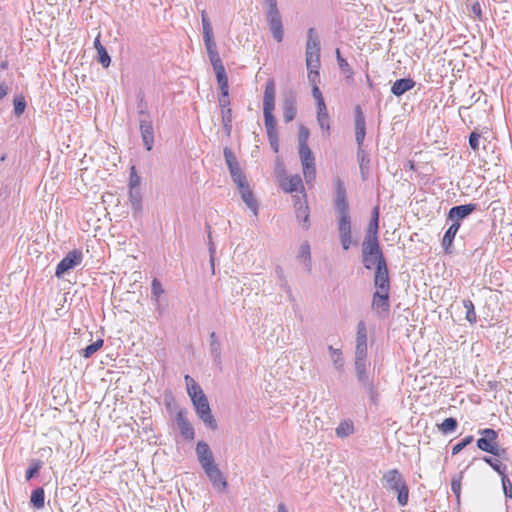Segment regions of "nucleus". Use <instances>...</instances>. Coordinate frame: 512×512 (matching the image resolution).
<instances>
[{
	"label": "nucleus",
	"mask_w": 512,
	"mask_h": 512,
	"mask_svg": "<svg viewBox=\"0 0 512 512\" xmlns=\"http://www.w3.org/2000/svg\"><path fill=\"white\" fill-rule=\"evenodd\" d=\"M334 185V208L337 214V229L339 233L341 246L343 250L347 251L350 249L353 241L350 208L347 201L346 187L344 185V182L340 178H337L334 181Z\"/></svg>",
	"instance_id": "obj_1"
},
{
	"label": "nucleus",
	"mask_w": 512,
	"mask_h": 512,
	"mask_svg": "<svg viewBox=\"0 0 512 512\" xmlns=\"http://www.w3.org/2000/svg\"><path fill=\"white\" fill-rule=\"evenodd\" d=\"M276 87L273 79H268L265 84L263 96V115L267 137L272 150L279 152V136L277 123L273 111L275 109Z\"/></svg>",
	"instance_id": "obj_2"
},
{
	"label": "nucleus",
	"mask_w": 512,
	"mask_h": 512,
	"mask_svg": "<svg viewBox=\"0 0 512 512\" xmlns=\"http://www.w3.org/2000/svg\"><path fill=\"white\" fill-rule=\"evenodd\" d=\"M361 262L366 270H375L388 264L379 241H362Z\"/></svg>",
	"instance_id": "obj_3"
},
{
	"label": "nucleus",
	"mask_w": 512,
	"mask_h": 512,
	"mask_svg": "<svg viewBox=\"0 0 512 512\" xmlns=\"http://www.w3.org/2000/svg\"><path fill=\"white\" fill-rule=\"evenodd\" d=\"M266 11V20L269 25V29L272 33L273 39L280 43L284 38V28L282 22V16L278 9L277 0H263Z\"/></svg>",
	"instance_id": "obj_4"
},
{
	"label": "nucleus",
	"mask_w": 512,
	"mask_h": 512,
	"mask_svg": "<svg viewBox=\"0 0 512 512\" xmlns=\"http://www.w3.org/2000/svg\"><path fill=\"white\" fill-rule=\"evenodd\" d=\"M320 39L315 30L311 27L307 30V41L305 47V60L307 68H320Z\"/></svg>",
	"instance_id": "obj_5"
},
{
	"label": "nucleus",
	"mask_w": 512,
	"mask_h": 512,
	"mask_svg": "<svg viewBox=\"0 0 512 512\" xmlns=\"http://www.w3.org/2000/svg\"><path fill=\"white\" fill-rule=\"evenodd\" d=\"M195 412L203 424L210 430H216L218 428L217 421L212 414L208 398L205 393H201L196 399L191 401Z\"/></svg>",
	"instance_id": "obj_6"
},
{
	"label": "nucleus",
	"mask_w": 512,
	"mask_h": 512,
	"mask_svg": "<svg viewBox=\"0 0 512 512\" xmlns=\"http://www.w3.org/2000/svg\"><path fill=\"white\" fill-rule=\"evenodd\" d=\"M83 260V253L79 249H74L69 251L64 258L57 264L55 270V276L60 279L69 272L74 269L76 266L80 265Z\"/></svg>",
	"instance_id": "obj_7"
},
{
	"label": "nucleus",
	"mask_w": 512,
	"mask_h": 512,
	"mask_svg": "<svg viewBox=\"0 0 512 512\" xmlns=\"http://www.w3.org/2000/svg\"><path fill=\"white\" fill-rule=\"evenodd\" d=\"M478 434L481 436L476 440V446L486 453H497L498 432L492 428L479 429Z\"/></svg>",
	"instance_id": "obj_8"
},
{
	"label": "nucleus",
	"mask_w": 512,
	"mask_h": 512,
	"mask_svg": "<svg viewBox=\"0 0 512 512\" xmlns=\"http://www.w3.org/2000/svg\"><path fill=\"white\" fill-rule=\"evenodd\" d=\"M299 157L301 160L303 175L307 183L315 179L316 167L315 157L309 146L299 147Z\"/></svg>",
	"instance_id": "obj_9"
},
{
	"label": "nucleus",
	"mask_w": 512,
	"mask_h": 512,
	"mask_svg": "<svg viewBox=\"0 0 512 512\" xmlns=\"http://www.w3.org/2000/svg\"><path fill=\"white\" fill-rule=\"evenodd\" d=\"M479 204L468 203L463 205H456L449 209L447 213V222L457 223L461 225V222L471 215L474 211L479 210Z\"/></svg>",
	"instance_id": "obj_10"
},
{
	"label": "nucleus",
	"mask_w": 512,
	"mask_h": 512,
	"mask_svg": "<svg viewBox=\"0 0 512 512\" xmlns=\"http://www.w3.org/2000/svg\"><path fill=\"white\" fill-rule=\"evenodd\" d=\"M371 308L378 318H386L390 312V292L375 291L372 295Z\"/></svg>",
	"instance_id": "obj_11"
},
{
	"label": "nucleus",
	"mask_w": 512,
	"mask_h": 512,
	"mask_svg": "<svg viewBox=\"0 0 512 512\" xmlns=\"http://www.w3.org/2000/svg\"><path fill=\"white\" fill-rule=\"evenodd\" d=\"M282 111L285 123L292 122L296 118L297 96L292 89L285 91L283 94Z\"/></svg>",
	"instance_id": "obj_12"
},
{
	"label": "nucleus",
	"mask_w": 512,
	"mask_h": 512,
	"mask_svg": "<svg viewBox=\"0 0 512 512\" xmlns=\"http://www.w3.org/2000/svg\"><path fill=\"white\" fill-rule=\"evenodd\" d=\"M187 411L185 409H179L175 414V422L180 431V435L186 441H193L195 438V430L186 417Z\"/></svg>",
	"instance_id": "obj_13"
},
{
	"label": "nucleus",
	"mask_w": 512,
	"mask_h": 512,
	"mask_svg": "<svg viewBox=\"0 0 512 512\" xmlns=\"http://www.w3.org/2000/svg\"><path fill=\"white\" fill-rule=\"evenodd\" d=\"M203 470L215 489L220 492H224L227 489L228 483L222 471L215 463L208 465Z\"/></svg>",
	"instance_id": "obj_14"
},
{
	"label": "nucleus",
	"mask_w": 512,
	"mask_h": 512,
	"mask_svg": "<svg viewBox=\"0 0 512 512\" xmlns=\"http://www.w3.org/2000/svg\"><path fill=\"white\" fill-rule=\"evenodd\" d=\"M360 388L366 393L369 403L378 406L380 401L379 382L375 381L374 375L362 381H359Z\"/></svg>",
	"instance_id": "obj_15"
},
{
	"label": "nucleus",
	"mask_w": 512,
	"mask_h": 512,
	"mask_svg": "<svg viewBox=\"0 0 512 512\" xmlns=\"http://www.w3.org/2000/svg\"><path fill=\"white\" fill-rule=\"evenodd\" d=\"M355 141L357 147H363L366 136V120L360 105L354 108Z\"/></svg>",
	"instance_id": "obj_16"
},
{
	"label": "nucleus",
	"mask_w": 512,
	"mask_h": 512,
	"mask_svg": "<svg viewBox=\"0 0 512 512\" xmlns=\"http://www.w3.org/2000/svg\"><path fill=\"white\" fill-rule=\"evenodd\" d=\"M373 286L375 288V291H380L383 293L390 292L391 282L388 264L383 267L375 269L373 277Z\"/></svg>",
	"instance_id": "obj_17"
},
{
	"label": "nucleus",
	"mask_w": 512,
	"mask_h": 512,
	"mask_svg": "<svg viewBox=\"0 0 512 512\" xmlns=\"http://www.w3.org/2000/svg\"><path fill=\"white\" fill-rule=\"evenodd\" d=\"M367 335H368V331H367L366 323L363 320H360L357 323L355 356L367 357V353H368Z\"/></svg>",
	"instance_id": "obj_18"
},
{
	"label": "nucleus",
	"mask_w": 512,
	"mask_h": 512,
	"mask_svg": "<svg viewBox=\"0 0 512 512\" xmlns=\"http://www.w3.org/2000/svg\"><path fill=\"white\" fill-rule=\"evenodd\" d=\"M382 481L384 482V486L387 489L394 492L406 484L402 474L398 469H391L386 471L383 475Z\"/></svg>",
	"instance_id": "obj_19"
},
{
	"label": "nucleus",
	"mask_w": 512,
	"mask_h": 512,
	"mask_svg": "<svg viewBox=\"0 0 512 512\" xmlns=\"http://www.w3.org/2000/svg\"><path fill=\"white\" fill-rule=\"evenodd\" d=\"M196 455L202 469L215 463L213 453L205 441H198L196 445Z\"/></svg>",
	"instance_id": "obj_20"
},
{
	"label": "nucleus",
	"mask_w": 512,
	"mask_h": 512,
	"mask_svg": "<svg viewBox=\"0 0 512 512\" xmlns=\"http://www.w3.org/2000/svg\"><path fill=\"white\" fill-rule=\"evenodd\" d=\"M139 131L143 145L147 151H151L154 146V127L153 121H141Z\"/></svg>",
	"instance_id": "obj_21"
},
{
	"label": "nucleus",
	"mask_w": 512,
	"mask_h": 512,
	"mask_svg": "<svg viewBox=\"0 0 512 512\" xmlns=\"http://www.w3.org/2000/svg\"><path fill=\"white\" fill-rule=\"evenodd\" d=\"M379 207L375 206L371 213V219L367 227L366 235L363 241H379L378 233H379Z\"/></svg>",
	"instance_id": "obj_22"
},
{
	"label": "nucleus",
	"mask_w": 512,
	"mask_h": 512,
	"mask_svg": "<svg viewBox=\"0 0 512 512\" xmlns=\"http://www.w3.org/2000/svg\"><path fill=\"white\" fill-rule=\"evenodd\" d=\"M296 219L301 223L304 230L310 227V211L306 201L302 202L299 198L294 204Z\"/></svg>",
	"instance_id": "obj_23"
},
{
	"label": "nucleus",
	"mask_w": 512,
	"mask_h": 512,
	"mask_svg": "<svg viewBox=\"0 0 512 512\" xmlns=\"http://www.w3.org/2000/svg\"><path fill=\"white\" fill-rule=\"evenodd\" d=\"M415 84V81L409 77L397 79L391 87V93L396 97H400L413 89Z\"/></svg>",
	"instance_id": "obj_24"
},
{
	"label": "nucleus",
	"mask_w": 512,
	"mask_h": 512,
	"mask_svg": "<svg viewBox=\"0 0 512 512\" xmlns=\"http://www.w3.org/2000/svg\"><path fill=\"white\" fill-rule=\"evenodd\" d=\"M210 338V353L213 359V363L219 369H221L222 365V357H221V343L218 339V336L215 332H211L209 335Z\"/></svg>",
	"instance_id": "obj_25"
},
{
	"label": "nucleus",
	"mask_w": 512,
	"mask_h": 512,
	"mask_svg": "<svg viewBox=\"0 0 512 512\" xmlns=\"http://www.w3.org/2000/svg\"><path fill=\"white\" fill-rule=\"evenodd\" d=\"M354 368H355V375L357 381H362L364 379H367L369 377H372V374H370L367 371V357L365 356H355L354 357Z\"/></svg>",
	"instance_id": "obj_26"
},
{
	"label": "nucleus",
	"mask_w": 512,
	"mask_h": 512,
	"mask_svg": "<svg viewBox=\"0 0 512 512\" xmlns=\"http://www.w3.org/2000/svg\"><path fill=\"white\" fill-rule=\"evenodd\" d=\"M459 228L460 224L451 223L450 227L446 230L442 239V247L446 253H452L453 241L457 232L459 231Z\"/></svg>",
	"instance_id": "obj_27"
},
{
	"label": "nucleus",
	"mask_w": 512,
	"mask_h": 512,
	"mask_svg": "<svg viewBox=\"0 0 512 512\" xmlns=\"http://www.w3.org/2000/svg\"><path fill=\"white\" fill-rule=\"evenodd\" d=\"M328 351L335 370L338 372H343L345 360L341 349L334 348L333 346L329 345Z\"/></svg>",
	"instance_id": "obj_28"
},
{
	"label": "nucleus",
	"mask_w": 512,
	"mask_h": 512,
	"mask_svg": "<svg viewBox=\"0 0 512 512\" xmlns=\"http://www.w3.org/2000/svg\"><path fill=\"white\" fill-rule=\"evenodd\" d=\"M184 380L187 386V393L191 401L200 396L201 393H204L201 386L190 375H185Z\"/></svg>",
	"instance_id": "obj_29"
},
{
	"label": "nucleus",
	"mask_w": 512,
	"mask_h": 512,
	"mask_svg": "<svg viewBox=\"0 0 512 512\" xmlns=\"http://www.w3.org/2000/svg\"><path fill=\"white\" fill-rule=\"evenodd\" d=\"M283 190L287 193H293L298 191H304L302 179L299 175H292L288 182L283 184Z\"/></svg>",
	"instance_id": "obj_30"
},
{
	"label": "nucleus",
	"mask_w": 512,
	"mask_h": 512,
	"mask_svg": "<svg viewBox=\"0 0 512 512\" xmlns=\"http://www.w3.org/2000/svg\"><path fill=\"white\" fill-rule=\"evenodd\" d=\"M30 504L35 509H42L45 506V492L42 487H37L32 491Z\"/></svg>",
	"instance_id": "obj_31"
},
{
	"label": "nucleus",
	"mask_w": 512,
	"mask_h": 512,
	"mask_svg": "<svg viewBox=\"0 0 512 512\" xmlns=\"http://www.w3.org/2000/svg\"><path fill=\"white\" fill-rule=\"evenodd\" d=\"M437 428L444 435L455 432L458 428V421L454 417L444 419L440 424H437Z\"/></svg>",
	"instance_id": "obj_32"
},
{
	"label": "nucleus",
	"mask_w": 512,
	"mask_h": 512,
	"mask_svg": "<svg viewBox=\"0 0 512 512\" xmlns=\"http://www.w3.org/2000/svg\"><path fill=\"white\" fill-rule=\"evenodd\" d=\"M482 460L489 465L496 473L500 476L506 474L507 466L503 464L499 459L491 456H483Z\"/></svg>",
	"instance_id": "obj_33"
},
{
	"label": "nucleus",
	"mask_w": 512,
	"mask_h": 512,
	"mask_svg": "<svg viewBox=\"0 0 512 512\" xmlns=\"http://www.w3.org/2000/svg\"><path fill=\"white\" fill-rule=\"evenodd\" d=\"M129 201L135 213L142 210V195L140 189H129Z\"/></svg>",
	"instance_id": "obj_34"
},
{
	"label": "nucleus",
	"mask_w": 512,
	"mask_h": 512,
	"mask_svg": "<svg viewBox=\"0 0 512 512\" xmlns=\"http://www.w3.org/2000/svg\"><path fill=\"white\" fill-rule=\"evenodd\" d=\"M43 467V461L40 459H31L29 463V467L27 468L25 472V479L26 481H30L33 479L41 470Z\"/></svg>",
	"instance_id": "obj_35"
},
{
	"label": "nucleus",
	"mask_w": 512,
	"mask_h": 512,
	"mask_svg": "<svg viewBox=\"0 0 512 512\" xmlns=\"http://www.w3.org/2000/svg\"><path fill=\"white\" fill-rule=\"evenodd\" d=\"M240 196L243 202L247 205V207L254 213V215H257L259 205L258 201L254 197L252 190L242 193Z\"/></svg>",
	"instance_id": "obj_36"
},
{
	"label": "nucleus",
	"mask_w": 512,
	"mask_h": 512,
	"mask_svg": "<svg viewBox=\"0 0 512 512\" xmlns=\"http://www.w3.org/2000/svg\"><path fill=\"white\" fill-rule=\"evenodd\" d=\"M298 258L303 259L306 262V268L307 271H311V252H310V245L308 242H303L300 245L299 252H298Z\"/></svg>",
	"instance_id": "obj_37"
},
{
	"label": "nucleus",
	"mask_w": 512,
	"mask_h": 512,
	"mask_svg": "<svg viewBox=\"0 0 512 512\" xmlns=\"http://www.w3.org/2000/svg\"><path fill=\"white\" fill-rule=\"evenodd\" d=\"M104 344L103 339H97L95 342L87 345L84 349L81 350V355L88 359L92 357Z\"/></svg>",
	"instance_id": "obj_38"
},
{
	"label": "nucleus",
	"mask_w": 512,
	"mask_h": 512,
	"mask_svg": "<svg viewBox=\"0 0 512 512\" xmlns=\"http://www.w3.org/2000/svg\"><path fill=\"white\" fill-rule=\"evenodd\" d=\"M335 431L339 438H345L354 432V425L351 421H343L338 425Z\"/></svg>",
	"instance_id": "obj_39"
},
{
	"label": "nucleus",
	"mask_w": 512,
	"mask_h": 512,
	"mask_svg": "<svg viewBox=\"0 0 512 512\" xmlns=\"http://www.w3.org/2000/svg\"><path fill=\"white\" fill-rule=\"evenodd\" d=\"M463 306L466 310L465 319L470 323L474 324L476 323L477 316L475 312V307L473 302L470 299H464L463 300Z\"/></svg>",
	"instance_id": "obj_40"
},
{
	"label": "nucleus",
	"mask_w": 512,
	"mask_h": 512,
	"mask_svg": "<svg viewBox=\"0 0 512 512\" xmlns=\"http://www.w3.org/2000/svg\"><path fill=\"white\" fill-rule=\"evenodd\" d=\"M215 75L221 94L229 92L228 77L225 69L215 72Z\"/></svg>",
	"instance_id": "obj_41"
},
{
	"label": "nucleus",
	"mask_w": 512,
	"mask_h": 512,
	"mask_svg": "<svg viewBox=\"0 0 512 512\" xmlns=\"http://www.w3.org/2000/svg\"><path fill=\"white\" fill-rule=\"evenodd\" d=\"M462 478H463V472H460L458 474H455L451 480V490H452L453 494L455 495L457 502L460 501Z\"/></svg>",
	"instance_id": "obj_42"
},
{
	"label": "nucleus",
	"mask_w": 512,
	"mask_h": 512,
	"mask_svg": "<svg viewBox=\"0 0 512 512\" xmlns=\"http://www.w3.org/2000/svg\"><path fill=\"white\" fill-rule=\"evenodd\" d=\"M164 293V289L162 287L161 282L154 278L151 283V299L154 303H158L160 296Z\"/></svg>",
	"instance_id": "obj_43"
},
{
	"label": "nucleus",
	"mask_w": 512,
	"mask_h": 512,
	"mask_svg": "<svg viewBox=\"0 0 512 512\" xmlns=\"http://www.w3.org/2000/svg\"><path fill=\"white\" fill-rule=\"evenodd\" d=\"M397 502L399 506L405 507L408 504L409 500V488L407 484L403 485L397 491Z\"/></svg>",
	"instance_id": "obj_44"
},
{
	"label": "nucleus",
	"mask_w": 512,
	"mask_h": 512,
	"mask_svg": "<svg viewBox=\"0 0 512 512\" xmlns=\"http://www.w3.org/2000/svg\"><path fill=\"white\" fill-rule=\"evenodd\" d=\"M474 441V436L473 435H467L466 437H464L460 442H458L457 444H455L453 447H452V455H457L458 453H460L464 448H466L468 445H470L472 442Z\"/></svg>",
	"instance_id": "obj_45"
},
{
	"label": "nucleus",
	"mask_w": 512,
	"mask_h": 512,
	"mask_svg": "<svg viewBox=\"0 0 512 512\" xmlns=\"http://www.w3.org/2000/svg\"><path fill=\"white\" fill-rule=\"evenodd\" d=\"M336 58H337V63H338L340 70L343 73L347 74L348 77L352 76L353 70L350 67V65L348 64V62L341 56L339 49H336Z\"/></svg>",
	"instance_id": "obj_46"
},
{
	"label": "nucleus",
	"mask_w": 512,
	"mask_h": 512,
	"mask_svg": "<svg viewBox=\"0 0 512 512\" xmlns=\"http://www.w3.org/2000/svg\"><path fill=\"white\" fill-rule=\"evenodd\" d=\"M97 61L102 65L103 68H108L111 64V57L108 54L105 47L98 48Z\"/></svg>",
	"instance_id": "obj_47"
},
{
	"label": "nucleus",
	"mask_w": 512,
	"mask_h": 512,
	"mask_svg": "<svg viewBox=\"0 0 512 512\" xmlns=\"http://www.w3.org/2000/svg\"><path fill=\"white\" fill-rule=\"evenodd\" d=\"M13 105H14V114L16 116H21L26 109V101H25L24 96L19 95V96L15 97L13 100Z\"/></svg>",
	"instance_id": "obj_48"
},
{
	"label": "nucleus",
	"mask_w": 512,
	"mask_h": 512,
	"mask_svg": "<svg viewBox=\"0 0 512 512\" xmlns=\"http://www.w3.org/2000/svg\"><path fill=\"white\" fill-rule=\"evenodd\" d=\"M309 136H310L309 129L306 126H304V125H300L299 126V132H298V145H299V147L308 146Z\"/></svg>",
	"instance_id": "obj_49"
},
{
	"label": "nucleus",
	"mask_w": 512,
	"mask_h": 512,
	"mask_svg": "<svg viewBox=\"0 0 512 512\" xmlns=\"http://www.w3.org/2000/svg\"><path fill=\"white\" fill-rule=\"evenodd\" d=\"M357 161L362 167L370 164L369 153L363 147H357Z\"/></svg>",
	"instance_id": "obj_50"
},
{
	"label": "nucleus",
	"mask_w": 512,
	"mask_h": 512,
	"mask_svg": "<svg viewBox=\"0 0 512 512\" xmlns=\"http://www.w3.org/2000/svg\"><path fill=\"white\" fill-rule=\"evenodd\" d=\"M503 493L506 499H512V483L509 480L507 474L501 476Z\"/></svg>",
	"instance_id": "obj_51"
},
{
	"label": "nucleus",
	"mask_w": 512,
	"mask_h": 512,
	"mask_svg": "<svg viewBox=\"0 0 512 512\" xmlns=\"http://www.w3.org/2000/svg\"><path fill=\"white\" fill-rule=\"evenodd\" d=\"M208 56H209V60L211 62V65L213 66L214 72H217V71L225 69V67L223 65V62H222L218 52L210 54Z\"/></svg>",
	"instance_id": "obj_52"
},
{
	"label": "nucleus",
	"mask_w": 512,
	"mask_h": 512,
	"mask_svg": "<svg viewBox=\"0 0 512 512\" xmlns=\"http://www.w3.org/2000/svg\"><path fill=\"white\" fill-rule=\"evenodd\" d=\"M223 155H224V159H225L227 167L238 164V161H237V158H236L234 152L229 147L224 148Z\"/></svg>",
	"instance_id": "obj_53"
},
{
	"label": "nucleus",
	"mask_w": 512,
	"mask_h": 512,
	"mask_svg": "<svg viewBox=\"0 0 512 512\" xmlns=\"http://www.w3.org/2000/svg\"><path fill=\"white\" fill-rule=\"evenodd\" d=\"M164 405L168 412H173L176 408L175 398L171 392H165Z\"/></svg>",
	"instance_id": "obj_54"
},
{
	"label": "nucleus",
	"mask_w": 512,
	"mask_h": 512,
	"mask_svg": "<svg viewBox=\"0 0 512 512\" xmlns=\"http://www.w3.org/2000/svg\"><path fill=\"white\" fill-rule=\"evenodd\" d=\"M140 177L138 176L135 167L131 168L130 177H129V189H140Z\"/></svg>",
	"instance_id": "obj_55"
},
{
	"label": "nucleus",
	"mask_w": 512,
	"mask_h": 512,
	"mask_svg": "<svg viewBox=\"0 0 512 512\" xmlns=\"http://www.w3.org/2000/svg\"><path fill=\"white\" fill-rule=\"evenodd\" d=\"M480 138H481V135L476 131L471 132L469 135V139H468L469 146L475 152L478 151V149H479Z\"/></svg>",
	"instance_id": "obj_56"
},
{
	"label": "nucleus",
	"mask_w": 512,
	"mask_h": 512,
	"mask_svg": "<svg viewBox=\"0 0 512 512\" xmlns=\"http://www.w3.org/2000/svg\"><path fill=\"white\" fill-rule=\"evenodd\" d=\"M137 111H149L148 103L142 91H139L137 94Z\"/></svg>",
	"instance_id": "obj_57"
},
{
	"label": "nucleus",
	"mask_w": 512,
	"mask_h": 512,
	"mask_svg": "<svg viewBox=\"0 0 512 512\" xmlns=\"http://www.w3.org/2000/svg\"><path fill=\"white\" fill-rule=\"evenodd\" d=\"M203 40H204V44H205L208 55L218 52L217 45H216L215 41L213 40V37L203 38Z\"/></svg>",
	"instance_id": "obj_58"
},
{
	"label": "nucleus",
	"mask_w": 512,
	"mask_h": 512,
	"mask_svg": "<svg viewBox=\"0 0 512 512\" xmlns=\"http://www.w3.org/2000/svg\"><path fill=\"white\" fill-rule=\"evenodd\" d=\"M308 69V79L309 81L314 85H317V82H319L320 74L319 69L320 68H307Z\"/></svg>",
	"instance_id": "obj_59"
},
{
	"label": "nucleus",
	"mask_w": 512,
	"mask_h": 512,
	"mask_svg": "<svg viewBox=\"0 0 512 512\" xmlns=\"http://www.w3.org/2000/svg\"><path fill=\"white\" fill-rule=\"evenodd\" d=\"M218 101H219L221 110L230 108L229 107L230 106L229 92H225L224 94L220 93Z\"/></svg>",
	"instance_id": "obj_60"
},
{
	"label": "nucleus",
	"mask_w": 512,
	"mask_h": 512,
	"mask_svg": "<svg viewBox=\"0 0 512 512\" xmlns=\"http://www.w3.org/2000/svg\"><path fill=\"white\" fill-rule=\"evenodd\" d=\"M317 120L319 122V125L322 129H326L327 131L330 129V126H329V123H328V120H329V115L328 113H326V115H319L317 114Z\"/></svg>",
	"instance_id": "obj_61"
},
{
	"label": "nucleus",
	"mask_w": 512,
	"mask_h": 512,
	"mask_svg": "<svg viewBox=\"0 0 512 512\" xmlns=\"http://www.w3.org/2000/svg\"><path fill=\"white\" fill-rule=\"evenodd\" d=\"M221 115H222V124L232 123V110H231V108L222 109L221 110Z\"/></svg>",
	"instance_id": "obj_62"
},
{
	"label": "nucleus",
	"mask_w": 512,
	"mask_h": 512,
	"mask_svg": "<svg viewBox=\"0 0 512 512\" xmlns=\"http://www.w3.org/2000/svg\"><path fill=\"white\" fill-rule=\"evenodd\" d=\"M316 105H317V114L326 115V113H328L327 109H326L325 102H324V98H320V99L316 100Z\"/></svg>",
	"instance_id": "obj_63"
},
{
	"label": "nucleus",
	"mask_w": 512,
	"mask_h": 512,
	"mask_svg": "<svg viewBox=\"0 0 512 512\" xmlns=\"http://www.w3.org/2000/svg\"><path fill=\"white\" fill-rule=\"evenodd\" d=\"M137 114L139 125H141V121H153L149 111H137Z\"/></svg>",
	"instance_id": "obj_64"
}]
</instances>
